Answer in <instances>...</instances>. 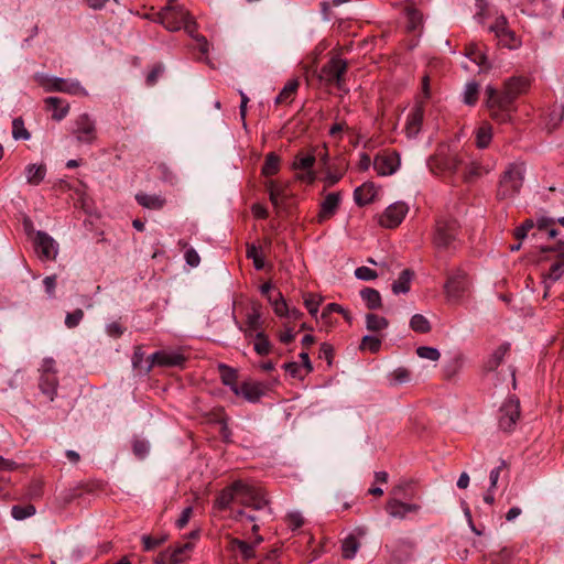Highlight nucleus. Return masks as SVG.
I'll return each instance as SVG.
<instances>
[{
	"label": "nucleus",
	"mask_w": 564,
	"mask_h": 564,
	"mask_svg": "<svg viewBox=\"0 0 564 564\" xmlns=\"http://www.w3.org/2000/svg\"><path fill=\"white\" fill-rule=\"evenodd\" d=\"M84 318V311L82 308H76L72 313H67L65 316V325L67 328H75L79 325L82 319Z\"/></svg>",
	"instance_id": "obj_55"
},
{
	"label": "nucleus",
	"mask_w": 564,
	"mask_h": 564,
	"mask_svg": "<svg viewBox=\"0 0 564 564\" xmlns=\"http://www.w3.org/2000/svg\"><path fill=\"white\" fill-rule=\"evenodd\" d=\"M534 227V223L532 219H527L521 226L517 227L514 230V237L518 240H522L528 236V232Z\"/></svg>",
	"instance_id": "obj_58"
},
{
	"label": "nucleus",
	"mask_w": 564,
	"mask_h": 564,
	"mask_svg": "<svg viewBox=\"0 0 564 564\" xmlns=\"http://www.w3.org/2000/svg\"><path fill=\"white\" fill-rule=\"evenodd\" d=\"M35 512H36V509L31 503L25 505V506L17 505V506H13L11 509V514H12L13 519H15L18 521L30 518V517L34 516Z\"/></svg>",
	"instance_id": "obj_46"
},
{
	"label": "nucleus",
	"mask_w": 564,
	"mask_h": 564,
	"mask_svg": "<svg viewBox=\"0 0 564 564\" xmlns=\"http://www.w3.org/2000/svg\"><path fill=\"white\" fill-rule=\"evenodd\" d=\"M348 69V64L339 56H333L326 64H324L319 72L316 69L313 73L317 76L318 80L326 86H335L339 90H345V75Z\"/></svg>",
	"instance_id": "obj_5"
},
{
	"label": "nucleus",
	"mask_w": 564,
	"mask_h": 564,
	"mask_svg": "<svg viewBox=\"0 0 564 564\" xmlns=\"http://www.w3.org/2000/svg\"><path fill=\"white\" fill-rule=\"evenodd\" d=\"M268 301L272 305L273 311L278 316L284 317L289 314V307H288L281 292H278L275 296L269 295Z\"/></svg>",
	"instance_id": "obj_44"
},
{
	"label": "nucleus",
	"mask_w": 564,
	"mask_h": 564,
	"mask_svg": "<svg viewBox=\"0 0 564 564\" xmlns=\"http://www.w3.org/2000/svg\"><path fill=\"white\" fill-rule=\"evenodd\" d=\"M359 547L360 542L358 539L352 534L348 535L341 543L343 557L347 560L354 558Z\"/></svg>",
	"instance_id": "obj_39"
},
{
	"label": "nucleus",
	"mask_w": 564,
	"mask_h": 564,
	"mask_svg": "<svg viewBox=\"0 0 564 564\" xmlns=\"http://www.w3.org/2000/svg\"><path fill=\"white\" fill-rule=\"evenodd\" d=\"M262 541L261 536H258L254 543H248L240 539H231L229 541V550L235 554L236 557H240L245 561H249L256 557V545Z\"/></svg>",
	"instance_id": "obj_20"
},
{
	"label": "nucleus",
	"mask_w": 564,
	"mask_h": 564,
	"mask_svg": "<svg viewBox=\"0 0 564 564\" xmlns=\"http://www.w3.org/2000/svg\"><path fill=\"white\" fill-rule=\"evenodd\" d=\"M285 522L290 529L296 530L304 524V519L300 512H292L286 516Z\"/></svg>",
	"instance_id": "obj_57"
},
{
	"label": "nucleus",
	"mask_w": 564,
	"mask_h": 564,
	"mask_svg": "<svg viewBox=\"0 0 564 564\" xmlns=\"http://www.w3.org/2000/svg\"><path fill=\"white\" fill-rule=\"evenodd\" d=\"M412 276L413 272L410 269L403 270L398 280L392 283V292L394 294L408 293L410 291Z\"/></svg>",
	"instance_id": "obj_35"
},
{
	"label": "nucleus",
	"mask_w": 564,
	"mask_h": 564,
	"mask_svg": "<svg viewBox=\"0 0 564 564\" xmlns=\"http://www.w3.org/2000/svg\"><path fill=\"white\" fill-rule=\"evenodd\" d=\"M150 365L147 371H150L153 366L160 367H182L185 361V355L180 350H160L150 356Z\"/></svg>",
	"instance_id": "obj_12"
},
{
	"label": "nucleus",
	"mask_w": 564,
	"mask_h": 564,
	"mask_svg": "<svg viewBox=\"0 0 564 564\" xmlns=\"http://www.w3.org/2000/svg\"><path fill=\"white\" fill-rule=\"evenodd\" d=\"M162 65H155L147 76V85L153 86L158 82L159 76L163 73Z\"/></svg>",
	"instance_id": "obj_63"
},
{
	"label": "nucleus",
	"mask_w": 564,
	"mask_h": 564,
	"mask_svg": "<svg viewBox=\"0 0 564 564\" xmlns=\"http://www.w3.org/2000/svg\"><path fill=\"white\" fill-rule=\"evenodd\" d=\"M135 199L142 207L148 209H161L166 203L164 197L156 194L139 193L135 195Z\"/></svg>",
	"instance_id": "obj_32"
},
{
	"label": "nucleus",
	"mask_w": 564,
	"mask_h": 564,
	"mask_svg": "<svg viewBox=\"0 0 564 564\" xmlns=\"http://www.w3.org/2000/svg\"><path fill=\"white\" fill-rule=\"evenodd\" d=\"M280 169V158L274 153H269L265 158V162L262 166V174L265 176L274 175Z\"/></svg>",
	"instance_id": "obj_45"
},
{
	"label": "nucleus",
	"mask_w": 564,
	"mask_h": 564,
	"mask_svg": "<svg viewBox=\"0 0 564 564\" xmlns=\"http://www.w3.org/2000/svg\"><path fill=\"white\" fill-rule=\"evenodd\" d=\"M348 128L345 122H336L329 128L328 134L334 139H343L345 137L344 132Z\"/></svg>",
	"instance_id": "obj_61"
},
{
	"label": "nucleus",
	"mask_w": 564,
	"mask_h": 564,
	"mask_svg": "<svg viewBox=\"0 0 564 564\" xmlns=\"http://www.w3.org/2000/svg\"><path fill=\"white\" fill-rule=\"evenodd\" d=\"M12 137L15 140L23 139L28 140L30 139V132L26 130L24 126V121L22 118H14L12 121Z\"/></svg>",
	"instance_id": "obj_50"
},
{
	"label": "nucleus",
	"mask_w": 564,
	"mask_h": 564,
	"mask_svg": "<svg viewBox=\"0 0 564 564\" xmlns=\"http://www.w3.org/2000/svg\"><path fill=\"white\" fill-rule=\"evenodd\" d=\"M530 82L527 77H511L505 83V89L500 94L492 86H487L486 105L492 119L506 122L511 118L514 99L529 88Z\"/></svg>",
	"instance_id": "obj_1"
},
{
	"label": "nucleus",
	"mask_w": 564,
	"mask_h": 564,
	"mask_svg": "<svg viewBox=\"0 0 564 564\" xmlns=\"http://www.w3.org/2000/svg\"><path fill=\"white\" fill-rule=\"evenodd\" d=\"M480 43L471 42L465 47V55L479 66H487V55Z\"/></svg>",
	"instance_id": "obj_30"
},
{
	"label": "nucleus",
	"mask_w": 564,
	"mask_h": 564,
	"mask_svg": "<svg viewBox=\"0 0 564 564\" xmlns=\"http://www.w3.org/2000/svg\"><path fill=\"white\" fill-rule=\"evenodd\" d=\"M489 31L495 33L498 45L500 46L516 50L521 45V41L517 37L514 32L509 29L505 17L497 18L495 23L490 25Z\"/></svg>",
	"instance_id": "obj_9"
},
{
	"label": "nucleus",
	"mask_w": 564,
	"mask_h": 564,
	"mask_svg": "<svg viewBox=\"0 0 564 564\" xmlns=\"http://www.w3.org/2000/svg\"><path fill=\"white\" fill-rule=\"evenodd\" d=\"M149 452V444L144 441H134L133 443V453L140 457L143 458Z\"/></svg>",
	"instance_id": "obj_64"
},
{
	"label": "nucleus",
	"mask_w": 564,
	"mask_h": 564,
	"mask_svg": "<svg viewBox=\"0 0 564 564\" xmlns=\"http://www.w3.org/2000/svg\"><path fill=\"white\" fill-rule=\"evenodd\" d=\"M408 212L409 206L404 202H395L378 216V223L381 227L388 229L397 228L403 221Z\"/></svg>",
	"instance_id": "obj_10"
},
{
	"label": "nucleus",
	"mask_w": 564,
	"mask_h": 564,
	"mask_svg": "<svg viewBox=\"0 0 564 564\" xmlns=\"http://www.w3.org/2000/svg\"><path fill=\"white\" fill-rule=\"evenodd\" d=\"M475 137H476V141H490L494 137H497V134L494 131V128L490 123L482 122L475 130Z\"/></svg>",
	"instance_id": "obj_48"
},
{
	"label": "nucleus",
	"mask_w": 564,
	"mask_h": 564,
	"mask_svg": "<svg viewBox=\"0 0 564 564\" xmlns=\"http://www.w3.org/2000/svg\"><path fill=\"white\" fill-rule=\"evenodd\" d=\"M45 110L52 113L54 120L64 119L69 111V104L59 97H47L44 99Z\"/></svg>",
	"instance_id": "obj_23"
},
{
	"label": "nucleus",
	"mask_w": 564,
	"mask_h": 564,
	"mask_svg": "<svg viewBox=\"0 0 564 564\" xmlns=\"http://www.w3.org/2000/svg\"><path fill=\"white\" fill-rule=\"evenodd\" d=\"M246 256L248 259H252L253 265L257 270H261L264 267V258L261 252V248L254 245L247 246Z\"/></svg>",
	"instance_id": "obj_47"
},
{
	"label": "nucleus",
	"mask_w": 564,
	"mask_h": 564,
	"mask_svg": "<svg viewBox=\"0 0 564 564\" xmlns=\"http://www.w3.org/2000/svg\"><path fill=\"white\" fill-rule=\"evenodd\" d=\"M46 175L45 164H29L25 167V177L28 184L32 186L40 185Z\"/></svg>",
	"instance_id": "obj_31"
},
{
	"label": "nucleus",
	"mask_w": 564,
	"mask_h": 564,
	"mask_svg": "<svg viewBox=\"0 0 564 564\" xmlns=\"http://www.w3.org/2000/svg\"><path fill=\"white\" fill-rule=\"evenodd\" d=\"M408 30L415 31L422 24V14L414 8L406 9Z\"/></svg>",
	"instance_id": "obj_53"
},
{
	"label": "nucleus",
	"mask_w": 564,
	"mask_h": 564,
	"mask_svg": "<svg viewBox=\"0 0 564 564\" xmlns=\"http://www.w3.org/2000/svg\"><path fill=\"white\" fill-rule=\"evenodd\" d=\"M520 401L514 397L508 398L499 408L498 426L503 432L513 431L520 419Z\"/></svg>",
	"instance_id": "obj_8"
},
{
	"label": "nucleus",
	"mask_w": 564,
	"mask_h": 564,
	"mask_svg": "<svg viewBox=\"0 0 564 564\" xmlns=\"http://www.w3.org/2000/svg\"><path fill=\"white\" fill-rule=\"evenodd\" d=\"M527 167L523 162H512L501 173L496 196L499 200L511 199L520 192L524 183Z\"/></svg>",
	"instance_id": "obj_3"
},
{
	"label": "nucleus",
	"mask_w": 564,
	"mask_h": 564,
	"mask_svg": "<svg viewBox=\"0 0 564 564\" xmlns=\"http://www.w3.org/2000/svg\"><path fill=\"white\" fill-rule=\"evenodd\" d=\"M36 252L42 260H54L57 254V245L46 232L37 231Z\"/></svg>",
	"instance_id": "obj_16"
},
{
	"label": "nucleus",
	"mask_w": 564,
	"mask_h": 564,
	"mask_svg": "<svg viewBox=\"0 0 564 564\" xmlns=\"http://www.w3.org/2000/svg\"><path fill=\"white\" fill-rule=\"evenodd\" d=\"M194 544L192 542H184L180 545L174 546L171 550L162 552L158 557L159 564H180L182 563L193 550Z\"/></svg>",
	"instance_id": "obj_15"
},
{
	"label": "nucleus",
	"mask_w": 564,
	"mask_h": 564,
	"mask_svg": "<svg viewBox=\"0 0 564 564\" xmlns=\"http://www.w3.org/2000/svg\"><path fill=\"white\" fill-rule=\"evenodd\" d=\"M410 327L412 330L420 334H426L431 330V324L429 319L422 314H415L411 317Z\"/></svg>",
	"instance_id": "obj_43"
},
{
	"label": "nucleus",
	"mask_w": 564,
	"mask_h": 564,
	"mask_svg": "<svg viewBox=\"0 0 564 564\" xmlns=\"http://www.w3.org/2000/svg\"><path fill=\"white\" fill-rule=\"evenodd\" d=\"M234 500L238 501V487H235V481L218 494L215 500V507L219 510H225Z\"/></svg>",
	"instance_id": "obj_29"
},
{
	"label": "nucleus",
	"mask_w": 564,
	"mask_h": 564,
	"mask_svg": "<svg viewBox=\"0 0 564 564\" xmlns=\"http://www.w3.org/2000/svg\"><path fill=\"white\" fill-rule=\"evenodd\" d=\"M433 246L440 252L454 253L462 246L460 226L452 217H440L434 227Z\"/></svg>",
	"instance_id": "obj_2"
},
{
	"label": "nucleus",
	"mask_w": 564,
	"mask_h": 564,
	"mask_svg": "<svg viewBox=\"0 0 564 564\" xmlns=\"http://www.w3.org/2000/svg\"><path fill=\"white\" fill-rule=\"evenodd\" d=\"M378 191L373 183L366 182L354 192V199L358 206H365L373 202Z\"/></svg>",
	"instance_id": "obj_25"
},
{
	"label": "nucleus",
	"mask_w": 564,
	"mask_h": 564,
	"mask_svg": "<svg viewBox=\"0 0 564 564\" xmlns=\"http://www.w3.org/2000/svg\"><path fill=\"white\" fill-rule=\"evenodd\" d=\"M300 82L297 78L290 79L284 87L281 89L279 95L275 97V105H289L291 104L297 93Z\"/></svg>",
	"instance_id": "obj_27"
},
{
	"label": "nucleus",
	"mask_w": 564,
	"mask_h": 564,
	"mask_svg": "<svg viewBox=\"0 0 564 564\" xmlns=\"http://www.w3.org/2000/svg\"><path fill=\"white\" fill-rule=\"evenodd\" d=\"M416 355L422 359L437 361L441 358L438 349L430 346H420L416 348Z\"/></svg>",
	"instance_id": "obj_54"
},
{
	"label": "nucleus",
	"mask_w": 564,
	"mask_h": 564,
	"mask_svg": "<svg viewBox=\"0 0 564 564\" xmlns=\"http://www.w3.org/2000/svg\"><path fill=\"white\" fill-rule=\"evenodd\" d=\"M340 194L339 193H329L326 195L324 200L321 204V210L318 214V220L323 221L333 217L339 206Z\"/></svg>",
	"instance_id": "obj_26"
},
{
	"label": "nucleus",
	"mask_w": 564,
	"mask_h": 564,
	"mask_svg": "<svg viewBox=\"0 0 564 564\" xmlns=\"http://www.w3.org/2000/svg\"><path fill=\"white\" fill-rule=\"evenodd\" d=\"M468 281L465 272L458 270L456 273L449 275L444 285L445 293L451 300L460 299L468 290Z\"/></svg>",
	"instance_id": "obj_14"
},
{
	"label": "nucleus",
	"mask_w": 564,
	"mask_h": 564,
	"mask_svg": "<svg viewBox=\"0 0 564 564\" xmlns=\"http://www.w3.org/2000/svg\"><path fill=\"white\" fill-rule=\"evenodd\" d=\"M74 132L78 139L94 140L97 138L95 121L87 113L77 117Z\"/></svg>",
	"instance_id": "obj_22"
},
{
	"label": "nucleus",
	"mask_w": 564,
	"mask_h": 564,
	"mask_svg": "<svg viewBox=\"0 0 564 564\" xmlns=\"http://www.w3.org/2000/svg\"><path fill=\"white\" fill-rule=\"evenodd\" d=\"M166 538H152L150 535H143L142 536V542H143V547L145 551H151L153 549H155L156 546L161 545L162 543H164Z\"/></svg>",
	"instance_id": "obj_60"
},
{
	"label": "nucleus",
	"mask_w": 564,
	"mask_h": 564,
	"mask_svg": "<svg viewBox=\"0 0 564 564\" xmlns=\"http://www.w3.org/2000/svg\"><path fill=\"white\" fill-rule=\"evenodd\" d=\"M56 283H57V278L55 274L46 276L43 280L45 292L48 295V297H51V299H53L55 296Z\"/></svg>",
	"instance_id": "obj_62"
},
{
	"label": "nucleus",
	"mask_w": 564,
	"mask_h": 564,
	"mask_svg": "<svg viewBox=\"0 0 564 564\" xmlns=\"http://www.w3.org/2000/svg\"><path fill=\"white\" fill-rule=\"evenodd\" d=\"M219 371L221 376V381L224 384L229 386L231 390L235 392V389H238L237 387V372L232 368H230L227 365H219Z\"/></svg>",
	"instance_id": "obj_42"
},
{
	"label": "nucleus",
	"mask_w": 564,
	"mask_h": 564,
	"mask_svg": "<svg viewBox=\"0 0 564 564\" xmlns=\"http://www.w3.org/2000/svg\"><path fill=\"white\" fill-rule=\"evenodd\" d=\"M235 487H238V502L254 510H262L269 506L264 490L250 482L236 480Z\"/></svg>",
	"instance_id": "obj_7"
},
{
	"label": "nucleus",
	"mask_w": 564,
	"mask_h": 564,
	"mask_svg": "<svg viewBox=\"0 0 564 564\" xmlns=\"http://www.w3.org/2000/svg\"><path fill=\"white\" fill-rule=\"evenodd\" d=\"M389 326V322L386 317L376 314L366 315V327L371 332H379Z\"/></svg>",
	"instance_id": "obj_41"
},
{
	"label": "nucleus",
	"mask_w": 564,
	"mask_h": 564,
	"mask_svg": "<svg viewBox=\"0 0 564 564\" xmlns=\"http://www.w3.org/2000/svg\"><path fill=\"white\" fill-rule=\"evenodd\" d=\"M509 349V344H502L497 349H495V351L491 354V356L486 362V369L492 371L496 368H498V366L501 364Z\"/></svg>",
	"instance_id": "obj_38"
},
{
	"label": "nucleus",
	"mask_w": 564,
	"mask_h": 564,
	"mask_svg": "<svg viewBox=\"0 0 564 564\" xmlns=\"http://www.w3.org/2000/svg\"><path fill=\"white\" fill-rule=\"evenodd\" d=\"M564 273V252H562L557 259L552 263L549 272L544 274V297L547 296V290L553 283L558 281Z\"/></svg>",
	"instance_id": "obj_24"
},
{
	"label": "nucleus",
	"mask_w": 564,
	"mask_h": 564,
	"mask_svg": "<svg viewBox=\"0 0 564 564\" xmlns=\"http://www.w3.org/2000/svg\"><path fill=\"white\" fill-rule=\"evenodd\" d=\"M400 163V155L397 151H383L376 155L373 169L378 175L387 176L395 173Z\"/></svg>",
	"instance_id": "obj_13"
},
{
	"label": "nucleus",
	"mask_w": 564,
	"mask_h": 564,
	"mask_svg": "<svg viewBox=\"0 0 564 564\" xmlns=\"http://www.w3.org/2000/svg\"><path fill=\"white\" fill-rule=\"evenodd\" d=\"M420 509L421 506L417 503H405L397 498H390L386 505L388 514L395 519H404L409 513H416Z\"/></svg>",
	"instance_id": "obj_17"
},
{
	"label": "nucleus",
	"mask_w": 564,
	"mask_h": 564,
	"mask_svg": "<svg viewBox=\"0 0 564 564\" xmlns=\"http://www.w3.org/2000/svg\"><path fill=\"white\" fill-rule=\"evenodd\" d=\"M36 80L46 93L58 91L70 96H88L87 89L77 79L39 74Z\"/></svg>",
	"instance_id": "obj_6"
},
{
	"label": "nucleus",
	"mask_w": 564,
	"mask_h": 564,
	"mask_svg": "<svg viewBox=\"0 0 564 564\" xmlns=\"http://www.w3.org/2000/svg\"><path fill=\"white\" fill-rule=\"evenodd\" d=\"M355 275L359 280L370 281L375 280L378 276V273L368 267H359L355 270Z\"/></svg>",
	"instance_id": "obj_56"
},
{
	"label": "nucleus",
	"mask_w": 564,
	"mask_h": 564,
	"mask_svg": "<svg viewBox=\"0 0 564 564\" xmlns=\"http://www.w3.org/2000/svg\"><path fill=\"white\" fill-rule=\"evenodd\" d=\"M424 118L423 102H416L408 116L405 131L408 138H415L421 129Z\"/></svg>",
	"instance_id": "obj_21"
},
{
	"label": "nucleus",
	"mask_w": 564,
	"mask_h": 564,
	"mask_svg": "<svg viewBox=\"0 0 564 564\" xmlns=\"http://www.w3.org/2000/svg\"><path fill=\"white\" fill-rule=\"evenodd\" d=\"M57 378L54 372L45 371L40 380V389L46 394L51 401H53L56 394Z\"/></svg>",
	"instance_id": "obj_33"
},
{
	"label": "nucleus",
	"mask_w": 564,
	"mask_h": 564,
	"mask_svg": "<svg viewBox=\"0 0 564 564\" xmlns=\"http://www.w3.org/2000/svg\"><path fill=\"white\" fill-rule=\"evenodd\" d=\"M512 556H513V550L503 547L497 554L496 560H494L491 564H509Z\"/></svg>",
	"instance_id": "obj_59"
},
{
	"label": "nucleus",
	"mask_w": 564,
	"mask_h": 564,
	"mask_svg": "<svg viewBox=\"0 0 564 564\" xmlns=\"http://www.w3.org/2000/svg\"><path fill=\"white\" fill-rule=\"evenodd\" d=\"M154 21L161 23L171 32L184 28L186 32L192 34L195 29V23L191 20L189 13L182 6L167 4L155 14Z\"/></svg>",
	"instance_id": "obj_4"
},
{
	"label": "nucleus",
	"mask_w": 564,
	"mask_h": 564,
	"mask_svg": "<svg viewBox=\"0 0 564 564\" xmlns=\"http://www.w3.org/2000/svg\"><path fill=\"white\" fill-rule=\"evenodd\" d=\"M253 349L260 356H267L271 352L272 345L264 332H258L254 335Z\"/></svg>",
	"instance_id": "obj_40"
},
{
	"label": "nucleus",
	"mask_w": 564,
	"mask_h": 564,
	"mask_svg": "<svg viewBox=\"0 0 564 564\" xmlns=\"http://www.w3.org/2000/svg\"><path fill=\"white\" fill-rule=\"evenodd\" d=\"M246 329L245 335L247 337L252 336V333L256 332H262V321H261V312L259 305H252L250 312L247 314L246 318Z\"/></svg>",
	"instance_id": "obj_28"
},
{
	"label": "nucleus",
	"mask_w": 564,
	"mask_h": 564,
	"mask_svg": "<svg viewBox=\"0 0 564 564\" xmlns=\"http://www.w3.org/2000/svg\"><path fill=\"white\" fill-rule=\"evenodd\" d=\"M315 164V156L313 154L299 153L292 164L293 170L296 172V180L311 184L315 181V173L313 166Z\"/></svg>",
	"instance_id": "obj_11"
},
{
	"label": "nucleus",
	"mask_w": 564,
	"mask_h": 564,
	"mask_svg": "<svg viewBox=\"0 0 564 564\" xmlns=\"http://www.w3.org/2000/svg\"><path fill=\"white\" fill-rule=\"evenodd\" d=\"M478 94H479L478 84L475 82L468 83L464 90V102L469 106L475 105L478 99Z\"/></svg>",
	"instance_id": "obj_51"
},
{
	"label": "nucleus",
	"mask_w": 564,
	"mask_h": 564,
	"mask_svg": "<svg viewBox=\"0 0 564 564\" xmlns=\"http://www.w3.org/2000/svg\"><path fill=\"white\" fill-rule=\"evenodd\" d=\"M564 119V94L547 110L544 118V127L547 131H553Z\"/></svg>",
	"instance_id": "obj_18"
},
{
	"label": "nucleus",
	"mask_w": 564,
	"mask_h": 564,
	"mask_svg": "<svg viewBox=\"0 0 564 564\" xmlns=\"http://www.w3.org/2000/svg\"><path fill=\"white\" fill-rule=\"evenodd\" d=\"M391 384H402L410 381L411 372L404 367H399L389 375Z\"/></svg>",
	"instance_id": "obj_49"
},
{
	"label": "nucleus",
	"mask_w": 564,
	"mask_h": 564,
	"mask_svg": "<svg viewBox=\"0 0 564 564\" xmlns=\"http://www.w3.org/2000/svg\"><path fill=\"white\" fill-rule=\"evenodd\" d=\"M381 339L376 336L366 335L361 339L360 349L376 354L380 350Z\"/></svg>",
	"instance_id": "obj_52"
},
{
	"label": "nucleus",
	"mask_w": 564,
	"mask_h": 564,
	"mask_svg": "<svg viewBox=\"0 0 564 564\" xmlns=\"http://www.w3.org/2000/svg\"><path fill=\"white\" fill-rule=\"evenodd\" d=\"M269 197L274 206H278L285 197V185L276 181H268L265 183Z\"/></svg>",
	"instance_id": "obj_34"
},
{
	"label": "nucleus",
	"mask_w": 564,
	"mask_h": 564,
	"mask_svg": "<svg viewBox=\"0 0 564 564\" xmlns=\"http://www.w3.org/2000/svg\"><path fill=\"white\" fill-rule=\"evenodd\" d=\"M462 163V160L456 154H448L443 148L437 154L430 160V166L438 170L456 171Z\"/></svg>",
	"instance_id": "obj_19"
},
{
	"label": "nucleus",
	"mask_w": 564,
	"mask_h": 564,
	"mask_svg": "<svg viewBox=\"0 0 564 564\" xmlns=\"http://www.w3.org/2000/svg\"><path fill=\"white\" fill-rule=\"evenodd\" d=\"M360 296L369 310H377L382 305L381 295L379 291L375 289L365 288L360 291Z\"/></svg>",
	"instance_id": "obj_36"
},
{
	"label": "nucleus",
	"mask_w": 564,
	"mask_h": 564,
	"mask_svg": "<svg viewBox=\"0 0 564 564\" xmlns=\"http://www.w3.org/2000/svg\"><path fill=\"white\" fill-rule=\"evenodd\" d=\"M235 393L237 395H242L248 401H257L262 394V391L258 384L254 383H243L240 388L235 389Z\"/></svg>",
	"instance_id": "obj_37"
}]
</instances>
